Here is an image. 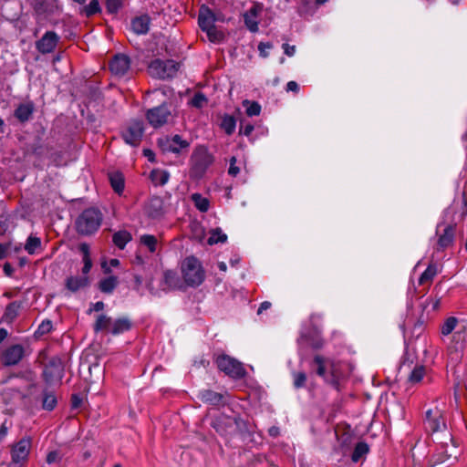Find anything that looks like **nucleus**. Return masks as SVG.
Listing matches in <instances>:
<instances>
[{
    "label": "nucleus",
    "mask_w": 467,
    "mask_h": 467,
    "mask_svg": "<svg viewBox=\"0 0 467 467\" xmlns=\"http://www.w3.org/2000/svg\"><path fill=\"white\" fill-rule=\"evenodd\" d=\"M439 441L435 452L431 455V466H451L458 462V449L450 432L436 436Z\"/></svg>",
    "instance_id": "obj_1"
},
{
    "label": "nucleus",
    "mask_w": 467,
    "mask_h": 467,
    "mask_svg": "<svg viewBox=\"0 0 467 467\" xmlns=\"http://www.w3.org/2000/svg\"><path fill=\"white\" fill-rule=\"evenodd\" d=\"M213 161V155L205 146H197L191 156L190 178L193 181L201 180Z\"/></svg>",
    "instance_id": "obj_2"
},
{
    "label": "nucleus",
    "mask_w": 467,
    "mask_h": 467,
    "mask_svg": "<svg viewBox=\"0 0 467 467\" xmlns=\"http://www.w3.org/2000/svg\"><path fill=\"white\" fill-rule=\"evenodd\" d=\"M102 213L97 208L84 210L76 220V230L80 235H91L102 223Z\"/></svg>",
    "instance_id": "obj_3"
},
{
    "label": "nucleus",
    "mask_w": 467,
    "mask_h": 467,
    "mask_svg": "<svg viewBox=\"0 0 467 467\" xmlns=\"http://www.w3.org/2000/svg\"><path fill=\"white\" fill-rule=\"evenodd\" d=\"M184 282L189 286H198L204 280V271L200 261L194 256L186 257L182 263Z\"/></svg>",
    "instance_id": "obj_4"
},
{
    "label": "nucleus",
    "mask_w": 467,
    "mask_h": 467,
    "mask_svg": "<svg viewBox=\"0 0 467 467\" xmlns=\"http://www.w3.org/2000/svg\"><path fill=\"white\" fill-rule=\"evenodd\" d=\"M145 116L150 125L154 129H159L166 124L171 123L174 119L171 105L166 102L148 109Z\"/></svg>",
    "instance_id": "obj_5"
},
{
    "label": "nucleus",
    "mask_w": 467,
    "mask_h": 467,
    "mask_svg": "<svg viewBox=\"0 0 467 467\" xmlns=\"http://www.w3.org/2000/svg\"><path fill=\"white\" fill-rule=\"evenodd\" d=\"M212 426L222 435L232 433L235 430H238L240 432H244L247 430L246 422L241 418L229 417L223 414L216 417Z\"/></svg>",
    "instance_id": "obj_6"
},
{
    "label": "nucleus",
    "mask_w": 467,
    "mask_h": 467,
    "mask_svg": "<svg viewBox=\"0 0 467 467\" xmlns=\"http://www.w3.org/2000/svg\"><path fill=\"white\" fill-rule=\"evenodd\" d=\"M179 67V63L174 60L168 59L163 61L160 58H156L150 62L148 70L151 77L165 79L174 77Z\"/></svg>",
    "instance_id": "obj_7"
},
{
    "label": "nucleus",
    "mask_w": 467,
    "mask_h": 467,
    "mask_svg": "<svg viewBox=\"0 0 467 467\" xmlns=\"http://www.w3.org/2000/svg\"><path fill=\"white\" fill-rule=\"evenodd\" d=\"M216 364L221 371L234 379H241L245 375L243 364L228 355H222L217 358Z\"/></svg>",
    "instance_id": "obj_8"
},
{
    "label": "nucleus",
    "mask_w": 467,
    "mask_h": 467,
    "mask_svg": "<svg viewBox=\"0 0 467 467\" xmlns=\"http://www.w3.org/2000/svg\"><path fill=\"white\" fill-rule=\"evenodd\" d=\"M64 375V363L62 359L57 357H52L45 365L43 370V378L46 383L50 384L54 380H61Z\"/></svg>",
    "instance_id": "obj_9"
},
{
    "label": "nucleus",
    "mask_w": 467,
    "mask_h": 467,
    "mask_svg": "<svg viewBox=\"0 0 467 467\" xmlns=\"http://www.w3.org/2000/svg\"><path fill=\"white\" fill-rule=\"evenodd\" d=\"M144 134L143 121L134 119L130 122L129 127L122 132V138L126 143L132 146H138Z\"/></svg>",
    "instance_id": "obj_10"
},
{
    "label": "nucleus",
    "mask_w": 467,
    "mask_h": 467,
    "mask_svg": "<svg viewBox=\"0 0 467 467\" xmlns=\"http://www.w3.org/2000/svg\"><path fill=\"white\" fill-rule=\"evenodd\" d=\"M31 6L36 17L46 19L58 11L57 0H31Z\"/></svg>",
    "instance_id": "obj_11"
},
{
    "label": "nucleus",
    "mask_w": 467,
    "mask_h": 467,
    "mask_svg": "<svg viewBox=\"0 0 467 467\" xmlns=\"http://www.w3.org/2000/svg\"><path fill=\"white\" fill-rule=\"evenodd\" d=\"M59 39L60 37L56 32L47 31L36 42V48L43 55L52 53L56 49Z\"/></svg>",
    "instance_id": "obj_12"
},
{
    "label": "nucleus",
    "mask_w": 467,
    "mask_h": 467,
    "mask_svg": "<svg viewBox=\"0 0 467 467\" xmlns=\"http://www.w3.org/2000/svg\"><path fill=\"white\" fill-rule=\"evenodd\" d=\"M426 420L428 424V428L431 431L432 433L435 432H443L441 436L448 432L446 431V424L442 418L441 412L435 408L434 410H429L426 412ZM441 437V435H439Z\"/></svg>",
    "instance_id": "obj_13"
},
{
    "label": "nucleus",
    "mask_w": 467,
    "mask_h": 467,
    "mask_svg": "<svg viewBox=\"0 0 467 467\" xmlns=\"http://www.w3.org/2000/svg\"><path fill=\"white\" fill-rule=\"evenodd\" d=\"M24 357V348L21 345H13L1 355V363L5 367L17 365Z\"/></svg>",
    "instance_id": "obj_14"
},
{
    "label": "nucleus",
    "mask_w": 467,
    "mask_h": 467,
    "mask_svg": "<svg viewBox=\"0 0 467 467\" xmlns=\"http://www.w3.org/2000/svg\"><path fill=\"white\" fill-rule=\"evenodd\" d=\"M130 67V59L127 55L117 54L109 64L111 73L118 77L124 76Z\"/></svg>",
    "instance_id": "obj_15"
},
{
    "label": "nucleus",
    "mask_w": 467,
    "mask_h": 467,
    "mask_svg": "<svg viewBox=\"0 0 467 467\" xmlns=\"http://www.w3.org/2000/svg\"><path fill=\"white\" fill-rule=\"evenodd\" d=\"M31 448V440L23 438L12 448V461L16 463L27 460Z\"/></svg>",
    "instance_id": "obj_16"
},
{
    "label": "nucleus",
    "mask_w": 467,
    "mask_h": 467,
    "mask_svg": "<svg viewBox=\"0 0 467 467\" xmlns=\"http://www.w3.org/2000/svg\"><path fill=\"white\" fill-rule=\"evenodd\" d=\"M217 16L206 5H202L198 14V24L202 31L211 29L217 21Z\"/></svg>",
    "instance_id": "obj_17"
},
{
    "label": "nucleus",
    "mask_w": 467,
    "mask_h": 467,
    "mask_svg": "<svg viewBox=\"0 0 467 467\" xmlns=\"http://www.w3.org/2000/svg\"><path fill=\"white\" fill-rule=\"evenodd\" d=\"M146 213L152 219H157L164 213L163 200L159 196H152L147 205Z\"/></svg>",
    "instance_id": "obj_18"
},
{
    "label": "nucleus",
    "mask_w": 467,
    "mask_h": 467,
    "mask_svg": "<svg viewBox=\"0 0 467 467\" xmlns=\"http://www.w3.org/2000/svg\"><path fill=\"white\" fill-rule=\"evenodd\" d=\"M150 17L147 14L135 16L131 19V28L137 35H146L150 30Z\"/></svg>",
    "instance_id": "obj_19"
},
{
    "label": "nucleus",
    "mask_w": 467,
    "mask_h": 467,
    "mask_svg": "<svg viewBox=\"0 0 467 467\" xmlns=\"http://www.w3.org/2000/svg\"><path fill=\"white\" fill-rule=\"evenodd\" d=\"M263 6L260 4H254L244 15V24L251 32L258 31V23L255 17L262 12Z\"/></svg>",
    "instance_id": "obj_20"
},
{
    "label": "nucleus",
    "mask_w": 467,
    "mask_h": 467,
    "mask_svg": "<svg viewBox=\"0 0 467 467\" xmlns=\"http://www.w3.org/2000/svg\"><path fill=\"white\" fill-rule=\"evenodd\" d=\"M456 223L449 224L445 227L443 234H441L439 236L437 244L439 248L445 249L451 245H452L454 237H455V232H456Z\"/></svg>",
    "instance_id": "obj_21"
},
{
    "label": "nucleus",
    "mask_w": 467,
    "mask_h": 467,
    "mask_svg": "<svg viewBox=\"0 0 467 467\" xmlns=\"http://www.w3.org/2000/svg\"><path fill=\"white\" fill-rule=\"evenodd\" d=\"M88 284H89V281H88V277H87V276H83V277L68 276L66 279L65 286L69 292L76 293L80 288H84V287L88 286Z\"/></svg>",
    "instance_id": "obj_22"
},
{
    "label": "nucleus",
    "mask_w": 467,
    "mask_h": 467,
    "mask_svg": "<svg viewBox=\"0 0 467 467\" xmlns=\"http://www.w3.org/2000/svg\"><path fill=\"white\" fill-rule=\"evenodd\" d=\"M34 111L32 102L20 104L14 112V116L22 123L29 120Z\"/></svg>",
    "instance_id": "obj_23"
},
{
    "label": "nucleus",
    "mask_w": 467,
    "mask_h": 467,
    "mask_svg": "<svg viewBox=\"0 0 467 467\" xmlns=\"http://www.w3.org/2000/svg\"><path fill=\"white\" fill-rule=\"evenodd\" d=\"M89 378L87 379L90 384L99 383L104 379V368L99 363L95 362L88 367Z\"/></svg>",
    "instance_id": "obj_24"
},
{
    "label": "nucleus",
    "mask_w": 467,
    "mask_h": 467,
    "mask_svg": "<svg viewBox=\"0 0 467 467\" xmlns=\"http://www.w3.org/2000/svg\"><path fill=\"white\" fill-rule=\"evenodd\" d=\"M131 327H132V323L129 318L121 317V318L116 319L112 323L109 332L112 335H119L120 333L130 330L131 328Z\"/></svg>",
    "instance_id": "obj_25"
},
{
    "label": "nucleus",
    "mask_w": 467,
    "mask_h": 467,
    "mask_svg": "<svg viewBox=\"0 0 467 467\" xmlns=\"http://www.w3.org/2000/svg\"><path fill=\"white\" fill-rule=\"evenodd\" d=\"M467 337V327L465 326H462L459 330H457L453 337L452 341L455 343L453 347L450 348V350L454 348L455 352H461L463 348L464 342Z\"/></svg>",
    "instance_id": "obj_26"
},
{
    "label": "nucleus",
    "mask_w": 467,
    "mask_h": 467,
    "mask_svg": "<svg viewBox=\"0 0 467 467\" xmlns=\"http://www.w3.org/2000/svg\"><path fill=\"white\" fill-rule=\"evenodd\" d=\"M163 282L167 289L181 288V282L176 274L172 270H166L163 274Z\"/></svg>",
    "instance_id": "obj_27"
},
{
    "label": "nucleus",
    "mask_w": 467,
    "mask_h": 467,
    "mask_svg": "<svg viewBox=\"0 0 467 467\" xmlns=\"http://www.w3.org/2000/svg\"><path fill=\"white\" fill-rule=\"evenodd\" d=\"M131 239V234L126 230L119 231L112 236L113 244L119 249H123Z\"/></svg>",
    "instance_id": "obj_28"
},
{
    "label": "nucleus",
    "mask_w": 467,
    "mask_h": 467,
    "mask_svg": "<svg viewBox=\"0 0 467 467\" xmlns=\"http://www.w3.org/2000/svg\"><path fill=\"white\" fill-rule=\"evenodd\" d=\"M119 284L118 277L110 275L107 278H103L99 282V289L103 292L109 294L111 293Z\"/></svg>",
    "instance_id": "obj_29"
},
{
    "label": "nucleus",
    "mask_w": 467,
    "mask_h": 467,
    "mask_svg": "<svg viewBox=\"0 0 467 467\" xmlns=\"http://www.w3.org/2000/svg\"><path fill=\"white\" fill-rule=\"evenodd\" d=\"M110 185L114 192L121 194L124 191V178L120 172H113L109 174Z\"/></svg>",
    "instance_id": "obj_30"
},
{
    "label": "nucleus",
    "mask_w": 467,
    "mask_h": 467,
    "mask_svg": "<svg viewBox=\"0 0 467 467\" xmlns=\"http://www.w3.org/2000/svg\"><path fill=\"white\" fill-rule=\"evenodd\" d=\"M22 306V303L14 301L9 303L5 310L4 318L7 322H12L17 316Z\"/></svg>",
    "instance_id": "obj_31"
},
{
    "label": "nucleus",
    "mask_w": 467,
    "mask_h": 467,
    "mask_svg": "<svg viewBox=\"0 0 467 467\" xmlns=\"http://www.w3.org/2000/svg\"><path fill=\"white\" fill-rule=\"evenodd\" d=\"M57 403V400L54 392L46 389L43 391L42 408L47 410H53Z\"/></svg>",
    "instance_id": "obj_32"
},
{
    "label": "nucleus",
    "mask_w": 467,
    "mask_h": 467,
    "mask_svg": "<svg viewBox=\"0 0 467 467\" xmlns=\"http://www.w3.org/2000/svg\"><path fill=\"white\" fill-rule=\"evenodd\" d=\"M201 399L203 402L212 405H218L223 400V395L215 391L206 389L201 393Z\"/></svg>",
    "instance_id": "obj_33"
},
{
    "label": "nucleus",
    "mask_w": 467,
    "mask_h": 467,
    "mask_svg": "<svg viewBox=\"0 0 467 467\" xmlns=\"http://www.w3.org/2000/svg\"><path fill=\"white\" fill-rule=\"evenodd\" d=\"M209 234L210 237L207 240V244L210 245H213L218 243H225L227 241V235L223 234L219 227L211 229Z\"/></svg>",
    "instance_id": "obj_34"
},
{
    "label": "nucleus",
    "mask_w": 467,
    "mask_h": 467,
    "mask_svg": "<svg viewBox=\"0 0 467 467\" xmlns=\"http://www.w3.org/2000/svg\"><path fill=\"white\" fill-rule=\"evenodd\" d=\"M236 120L234 116L224 114L222 117L220 124L221 129L224 130L227 135H232L235 130Z\"/></svg>",
    "instance_id": "obj_35"
},
{
    "label": "nucleus",
    "mask_w": 467,
    "mask_h": 467,
    "mask_svg": "<svg viewBox=\"0 0 467 467\" xmlns=\"http://www.w3.org/2000/svg\"><path fill=\"white\" fill-rule=\"evenodd\" d=\"M437 265L435 264H430L427 267V269L421 274L419 284L420 285H425V284H431L433 277L437 275Z\"/></svg>",
    "instance_id": "obj_36"
},
{
    "label": "nucleus",
    "mask_w": 467,
    "mask_h": 467,
    "mask_svg": "<svg viewBox=\"0 0 467 467\" xmlns=\"http://www.w3.org/2000/svg\"><path fill=\"white\" fill-rule=\"evenodd\" d=\"M369 451V447L368 443L364 441H359L356 444L354 451L351 455V460L354 462H358L363 456L368 454Z\"/></svg>",
    "instance_id": "obj_37"
},
{
    "label": "nucleus",
    "mask_w": 467,
    "mask_h": 467,
    "mask_svg": "<svg viewBox=\"0 0 467 467\" xmlns=\"http://www.w3.org/2000/svg\"><path fill=\"white\" fill-rule=\"evenodd\" d=\"M101 12V7L99 0H91L88 5L83 6L79 10V14L86 17H90L98 13Z\"/></svg>",
    "instance_id": "obj_38"
},
{
    "label": "nucleus",
    "mask_w": 467,
    "mask_h": 467,
    "mask_svg": "<svg viewBox=\"0 0 467 467\" xmlns=\"http://www.w3.org/2000/svg\"><path fill=\"white\" fill-rule=\"evenodd\" d=\"M170 174L166 171L153 170L150 178L155 185H164L169 180Z\"/></svg>",
    "instance_id": "obj_39"
},
{
    "label": "nucleus",
    "mask_w": 467,
    "mask_h": 467,
    "mask_svg": "<svg viewBox=\"0 0 467 467\" xmlns=\"http://www.w3.org/2000/svg\"><path fill=\"white\" fill-rule=\"evenodd\" d=\"M301 340L306 342L311 348L315 349H319L324 345L323 339L317 333L314 335H302Z\"/></svg>",
    "instance_id": "obj_40"
},
{
    "label": "nucleus",
    "mask_w": 467,
    "mask_h": 467,
    "mask_svg": "<svg viewBox=\"0 0 467 467\" xmlns=\"http://www.w3.org/2000/svg\"><path fill=\"white\" fill-rule=\"evenodd\" d=\"M110 326H112L111 318L105 315H99L94 324V331L109 330Z\"/></svg>",
    "instance_id": "obj_41"
},
{
    "label": "nucleus",
    "mask_w": 467,
    "mask_h": 467,
    "mask_svg": "<svg viewBox=\"0 0 467 467\" xmlns=\"http://www.w3.org/2000/svg\"><path fill=\"white\" fill-rule=\"evenodd\" d=\"M192 200L194 202L195 207L200 212H207L209 209V200L207 198L202 197L200 193H193L192 195Z\"/></svg>",
    "instance_id": "obj_42"
},
{
    "label": "nucleus",
    "mask_w": 467,
    "mask_h": 467,
    "mask_svg": "<svg viewBox=\"0 0 467 467\" xmlns=\"http://www.w3.org/2000/svg\"><path fill=\"white\" fill-rule=\"evenodd\" d=\"M458 324V319L455 317H450L445 319L444 323L441 327V333L443 336L450 335Z\"/></svg>",
    "instance_id": "obj_43"
},
{
    "label": "nucleus",
    "mask_w": 467,
    "mask_h": 467,
    "mask_svg": "<svg viewBox=\"0 0 467 467\" xmlns=\"http://www.w3.org/2000/svg\"><path fill=\"white\" fill-rule=\"evenodd\" d=\"M243 105L246 107L245 112L249 117L258 116L261 112V106L256 101L245 99L243 101Z\"/></svg>",
    "instance_id": "obj_44"
},
{
    "label": "nucleus",
    "mask_w": 467,
    "mask_h": 467,
    "mask_svg": "<svg viewBox=\"0 0 467 467\" xmlns=\"http://www.w3.org/2000/svg\"><path fill=\"white\" fill-rule=\"evenodd\" d=\"M327 361V360L320 355H316L314 357L312 365L316 366V372L320 377H325Z\"/></svg>",
    "instance_id": "obj_45"
},
{
    "label": "nucleus",
    "mask_w": 467,
    "mask_h": 467,
    "mask_svg": "<svg viewBox=\"0 0 467 467\" xmlns=\"http://www.w3.org/2000/svg\"><path fill=\"white\" fill-rule=\"evenodd\" d=\"M426 368L422 365L416 366L409 376V381L415 384L419 383L424 377Z\"/></svg>",
    "instance_id": "obj_46"
},
{
    "label": "nucleus",
    "mask_w": 467,
    "mask_h": 467,
    "mask_svg": "<svg viewBox=\"0 0 467 467\" xmlns=\"http://www.w3.org/2000/svg\"><path fill=\"white\" fill-rule=\"evenodd\" d=\"M204 32H206L208 39L213 43H220L223 41L225 37L223 32L218 30L215 26L211 27V29L205 30Z\"/></svg>",
    "instance_id": "obj_47"
},
{
    "label": "nucleus",
    "mask_w": 467,
    "mask_h": 467,
    "mask_svg": "<svg viewBox=\"0 0 467 467\" xmlns=\"http://www.w3.org/2000/svg\"><path fill=\"white\" fill-rule=\"evenodd\" d=\"M158 144L163 152H173L178 154L181 151L178 147L171 143V139L168 137L160 139L158 140Z\"/></svg>",
    "instance_id": "obj_48"
},
{
    "label": "nucleus",
    "mask_w": 467,
    "mask_h": 467,
    "mask_svg": "<svg viewBox=\"0 0 467 467\" xmlns=\"http://www.w3.org/2000/svg\"><path fill=\"white\" fill-rule=\"evenodd\" d=\"M41 245V240L38 237L36 236H29L27 238L26 244L25 245L26 251L29 254H33L36 248L40 247Z\"/></svg>",
    "instance_id": "obj_49"
},
{
    "label": "nucleus",
    "mask_w": 467,
    "mask_h": 467,
    "mask_svg": "<svg viewBox=\"0 0 467 467\" xmlns=\"http://www.w3.org/2000/svg\"><path fill=\"white\" fill-rule=\"evenodd\" d=\"M140 243L147 246L150 253L156 251L157 238L154 235L144 234L140 237Z\"/></svg>",
    "instance_id": "obj_50"
},
{
    "label": "nucleus",
    "mask_w": 467,
    "mask_h": 467,
    "mask_svg": "<svg viewBox=\"0 0 467 467\" xmlns=\"http://www.w3.org/2000/svg\"><path fill=\"white\" fill-rule=\"evenodd\" d=\"M122 6V0H106V9L109 14L116 15Z\"/></svg>",
    "instance_id": "obj_51"
},
{
    "label": "nucleus",
    "mask_w": 467,
    "mask_h": 467,
    "mask_svg": "<svg viewBox=\"0 0 467 467\" xmlns=\"http://www.w3.org/2000/svg\"><path fill=\"white\" fill-rule=\"evenodd\" d=\"M206 102V97L201 92H197L191 100V104L198 109L202 108Z\"/></svg>",
    "instance_id": "obj_52"
},
{
    "label": "nucleus",
    "mask_w": 467,
    "mask_h": 467,
    "mask_svg": "<svg viewBox=\"0 0 467 467\" xmlns=\"http://www.w3.org/2000/svg\"><path fill=\"white\" fill-rule=\"evenodd\" d=\"M52 329V323L50 320H44L38 327L36 334L42 336L47 334Z\"/></svg>",
    "instance_id": "obj_53"
},
{
    "label": "nucleus",
    "mask_w": 467,
    "mask_h": 467,
    "mask_svg": "<svg viewBox=\"0 0 467 467\" xmlns=\"http://www.w3.org/2000/svg\"><path fill=\"white\" fill-rule=\"evenodd\" d=\"M171 143L177 147V145L179 146L178 148L180 149H184V148H188L190 146V143L187 141V140H184L182 139V137L180 135H174L171 139Z\"/></svg>",
    "instance_id": "obj_54"
},
{
    "label": "nucleus",
    "mask_w": 467,
    "mask_h": 467,
    "mask_svg": "<svg viewBox=\"0 0 467 467\" xmlns=\"http://www.w3.org/2000/svg\"><path fill=\"white\" fill-rule=\"evenodd\" d=\"M306 381V375L304 372H297L295 374L294 385L296 388H301L305 386Z\"/></svg>",
    "instance_id": "obj_55"
},
{
    "label": "nucleus",
    "mask_w": 467,
    "mask_h": 467,
    "mask_svg": "<svg viewBox=\"0 0 467 467\" xmlns=\"http://www.w3.org/2000/svg\"><path fill=\"white\" fill-rule=\"evenodd\" d=\"M235 163H236V157L233 156L230 159V167L228 170V173L234 177H235L240 172V169H239V167H237L235 165Z\"/></svg>",
    "instance_id": "obj_56"
},
{
    "label": "nucleus",
    "mask_w": 467,
    "mask_h": 467,
    "mask_svg": "<svg viewBox=\"0 0 467 467\" xmlns=\"http://www.w3.org/2000/svg\"><path fill=\"white\" fill-rule=\"evenodd\" d=\"M60 460H61V457H60L58 451H52L48 452V454L47 455V462L48 464L58 462H60Z\"/></svg>",
    "instance_id": "obj_57"
},
{
    "label": "nucleus",
    "mask_w": 467,
    "mask_h": 467,
    "mask_svg": "<svg viewBox=\"0 0 467 467\" xmlns=\"http://www.w3.org/2000/svg\"><path fill=\"white\" fill-rule=\"evenodd\" d=\"M78 250L83 254V260L91 259L90 258V252H89V245L87 243H81L78 245Z\"/></svg>",
    "instance_id": "obj_58"
},
{
    "label": "nucleus",
    "mask_w": 467,
    "mask_h": 467,
    "mask_svg": "<svg viewBox=\"0 0 467 467\" xmlns=\"http://www.w3.org/2000/svg\"><path fill=\"white\" fill-rule=\"evenodd\" d=\"M272 44L269 43V42H260L259 45H258V50L260 52V55L263 57H266L268 56L267 52L265 51L266 48H272Z\"/></svg>",
    "instance_id": "obj_59"
},
{
    "label": "nucleus",
    "mask_w": 467,
    "mask_h": 467,
    "mask_svg": "<svg viewBox=\"0 0 467 467\" xmlns=\"http://www.w3.org/2000/svg\"><path fill=\"white\" fill-rule=\"evenodd\" d=\"M254 129V128L253 124L247 123L244 127L241 126V128H240V134H244L245 136H249L253 132Z\"/></svg>",
    "instance_id": "obj_60"
},
{
    "label": "nucleus",
    "mask_w": 467,
    "mask_h": 467,
    "mask_svg": "<svg viewBox=\"0 0 467 467\" xmlns=\"http://www.w3.org/2000/svg\"><path fill=\"white\" fill-rule=\"evenodd\" d=\"M81 403H82V399L78 394H73L71 396V407L73 409L79 408Z\"/></svg>",
    "instance_id": "obj_61"
},
{
    "label": "nucleus",
    "mask_w": 467,
    "mask_h": 467,
    "mask_svg": "<svg viewBox=\"0 0 467 467\" xmlns=\"http://www.w3.org/2000/svg\"><path fill=\"white\" fill-rule=\"evenodd\" d=\"M284 52L287 56H293L296 51L295 46H289L288 44H283Z\"/></svg>",
    "instance_id": "obj_62"
},
{
    "label": "nucleus",
    "mask_w": 467,
    "mask_h": 467,
    "mask_svg": "<svg viewBox=\"0 0 467 467\" xmlns=\"http://www.w3.org/2000/svg\"><path fill=\"white\" fill-rule=\"evenodd\" d=\"M83 263H84V266L82 268V273L84 275H87V274H88V272L90 271V269L92 267V261H91V259H86V260H83Z\"/></svg>",
    "instance_id": "obj_63"
},
{
    "label": "nucleus",
    "mask_w": 467,
    "mask_h": 467,
    "mask_svg": "<svg viewBox=\"0 0 467 467\" xmlns=\"http://www.w3.org/2000/svg\"><path fill=\"white\" fill-rule=\"evenodd\" d=\"M286 90L297 92L299 90V87L296 81H289L286 85Z\"/></svg>",
    "instance_id": "obj_64"
}]
</instances>
